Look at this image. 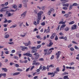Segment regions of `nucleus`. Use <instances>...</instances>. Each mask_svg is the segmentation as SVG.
Instances as JSON below:
<instances>
[{"label": "nucleus", "instance_id": "f257e3e1", "mask_svg": "<svg viewBox=\"0 0 79 79\" xmlns=\"http://www.w3.org/2000/svg\"><path fill=\"white\" fill-rule=\"evenodd\" d=\"M44 13V12L42 11H40L37 14V16L39 20H40L41 19V15Z\"/></svg>", "mask_w": 79, "mask_h": 79}, {"label": "nucleus", "instance_id": "f704fd0d", "mask_svg": "<svg viewBox=\"0 0 79 79\" xmlns=\"http://www.w3.org/2000/svg\"><path fill=\"white\" fill-rule=\"evenodd\" d=\"M46 69H47L46 67L44 66L43 67V69L42 70H46Z\"/></svg>", "mask_w": 79, "mask_h": 79}, {"label": "nucleus", "instance_id": "1a4fd4ad", "mask_svg": "<svg viewBox=\"0 0 79 79\" xmlns=\"http://www.w3.org/2000/svg\"><path fill=\"white\" fill-rule=\"evenodd\" d=\"M77 28V26L76 24L73 25L71 28L72 29H76Z\"/></svg>", "mask_w": 79, "mask_h": 79}, {"label": "nucleus", "instance_id": "69168bd1", "mask_svg": "<svg viewBox=\"0 0 79 79\" xmlns=\"http://www.w3.org/2000/svg\"><path fill=\"white\" fill-rule=\"evenodd\" d=\"M51 13H52L50 12V11H49L48 13V14L49 15H50L51 14Z\"/></svg>", "mask_w": 79, "mask_h": 79}, {"label": "nucleus", "instance_id": "58836bf2", "mask_svg": "<svg viewBox=\"0 0 79 79\" xmlns=\"http://www.w3.org/2000/svg\"><path fill=\"white\" fill-rule=\"evenodd\" d=\"M60 25H59L58 26V27L57 28L56 30L58 31L60 29Z\"/></svg>", "mask_w": 79, "mask_h": 79}, {"label": "nucleus", "instance_id": "2eb2a0df", "mask_svg": "<svg viewBox=\"0 0 79 79\" xmlns=\"http://www.w3.org/2000/svg\"><path fill=\"white\" fill-rule=\"evenodd\" d=\"M69 14H65L64 16H65V17H66V18H68L69 17H70V16H71V15H70L69 16Z\"/></svg>", "mask_w": 79, "mask_h": 79}, {"label": "nucleus", "instance_id": "aec40b11", "mask_svg": "<svg viewBox=\"0 0 79 79\" xmlns=\"http://www.w3.org/2000/svg\"><path fill=\"white\" fill-rule=\"evenodd\" d=\"M44 55H46L47 54V50L44 49Z\"/></svg>", "mask_w": 79, "mask_h": 79}, {"label": "nucleus", "instance_id": "b1692460", "mask_svg": "<svg viewBox=\"0 0 79 79\" xmlns=\"http://www.w3.org/2000/svg\"><path fill=\"white\" fill-rule=\"evenodd\" d=\"M49 11L50 12H51V13H53V12H54V9H53L51 8L50 10Z\"/></svg>", "mask_w": 79, "mask_h": 79}, {"label": "nucleus", "instance_id": "2f4dec72", "mask_svg": "<svg viewBox=\"0 0 79 79\" xmlns=\"http://www.w3.org/2000/svg\"><path fill=\"white\" fill-rule=\"evenodd\" d=\"M66 68L67 69H72V67H68V66H66Z\"/></svg>", "mask_w": 79, "mask_h": 79}, {"label": "nucleus", "instance_id": "7ed1b4c3", "mask_svg": "<svg viewBox=\"0 0 79 79\" xmlns=\"http://www.w3.org/2000/svg\"><path fill=\"white\" fill-rule=\"evenodd\" d=\"M60 54H61V52L60 51H58L57 53H56V58H57V59H58V58H59Z\"/></svg>", "mask_w": 79, "mask_h": 79}, {"label": "nucleus", "instance_id": "7c9ffc66", "mask_svg": "<svg viewBox=\"0 0 79 79\" xmlns=\"http://www.w3.org/2000/svg\"><path fill=\"white\" fill-rule=\"evenodd\" d=\"M20 47L21 48H22V51H24V50H25L24 47L21 46Z\"/></svg>", "mask_w": 79, "mask_h": 79}, {"label": "nucleus", "instance_id": "bb28decb", "mask_svg": "<svg viewBox=\"0 0 79 79\" xmlns=\"http://www.w3.org/2000/svg\"><path fill=\"white\" fill-rule=\"evenodd\" d=\"M14 58L16 60H18L19 59V58L18 57H17V56H14Z\"/></svg>", "mask_w": 79, "mask_h": 79}, {"label": "nucleus", "instance_id": "a18cd8bd", "mask_svg": "<svg viewBox=\"0 0 79 79\" xmlns=\"http://www.w3.org/2000/svg\"><path fill=\"white\" fill-rule=\"evenodd\" d=\"M34 13H35V14H37V10H34Z\"/></svg>", "mask_w": 79, "mask_h": 79}, {"label": "nucleus", "instance_id": "c03bdc74", "mask_svg": "<svg viewBox=\"0 0 79 79\" xmlns=\"http://www.w3.org/2000/svg\"><path fill=\"white\" fill-rule=\"evenodd\" d=\"M50 68H53L54 67V65L53 64H51L49 65Z\"/></svg>", "mask_w": 79, "mask_h": 79}, {"label": "nucleus", "instance_id": "a878e982", "mask_svg": "<svg viewBox=\"0 0 79 79\" xmlns=\"http://www.w3.org/2000/svg\"><path fill=\"white\" fill-rule=\"evenodd\" d=\"M64 79H69L68 76H65L64 77Z\"/></svg>", "mask_w": 79, "mask_h": 79}, {"label": "nucleus", "instance_id": "9d476101", "mask_svg": "<svg viewBox=\"0 0 79 79\" xmlns=\"http://www.w3.org/2000/svg\"><path fill=\"white\" fill-rule=\"evenodd\" d=\"M55 35H56V33H54L50 37L51 39H53V38L55 37Z\"/></svg>", "mask_w": 79, "mask_h": 79}, {"label": "nucleus", "instance_id": "0eeeda50", "mask_svg": "<svg viewBox=\"0 0 79 79\" xmlns=\"http://www.w3.org/2000/svg\"><path fill=\"white\" fill-rule=\"evenodd\" d=\"M34 55H36V56L35 57V58L36 59H37L39 57V54H38L37 53H35V54H34Z\"/></svg>", "mask_w": 79, "mask_h": 79}, {"label": "nucleus", "instance_id": "423d86ee", "mask_svg": "<svg viewBox=\"0 0 79 79\" xmlns=\"http://www.w3.org/2000/svg\"><path fill=\"white\" fill-rule=\"evenodd\" d=\"M23 55H25L26 56H28L29 57H31L32 56V54H30L29 53H27L25 54H24Z\"/></svg>", "mask_w": 79, "mask_h": 79}, {"label": "nucleus", "instance_id": "680f3d73", "mask_svg": "<svg viewBox=\"0 0 79 79\" xmlns=\"http://www.w3.org/2000/svg\"><path fill=\"white\" fill-rule=\"evenodd\" d=\"M5 53L6 55H7L8 54H9V52L8 51H6L5 52Z\"/></svg>", "mask_w": 79, "mask_h": 79}, {"label": "nucleus", "instance_id": "6ab92c4d", "mask_svg": "<svg viewBox=\"0 0 79 79\" xmlns=\"http://www.w3.org/2000/svg\"><path fill=\"white\" fill-rule=\"evenodd\" d=\"M36 49H34L32 50L31 51V53H36V52H37V50Z\"/></svg>", "mask_w": 79, "mask_h": 79}, {"label": "nucleus", "instance_id": "4c0bfd02", "mask_svg": "<svg viewBox=\"0 0 79 79\" xmlns=\"http://www.w3.org/2000/svg\"><path fill=\"white\" fill-rule=\"evenodd\" d=\"M9 44H10V45H13L14 44V42H9L8 43Z\"/></svg>", "mask_w": 79, "mask_h": 79}, {"label": "nucleus", "instance_id": "79ce46f5", "mask_svg": "<svg viewBox=\"0 0 79 79\" xmlns=\"http://www.w3.org/2000/svg\"><path fill=\"white\" fill-rule=\"evenodd\" d=\"M36 37H37V39H40V35H38L36 36Z\"/></svg>", "mask_w": 79, "mask_h": 79}, {"label": "nucleus", "instance_id": "c85d7f7f", "mask_svg": "<svg viewBox=\"0 0 79 79\" xmlns=\"http://www.w3.org/2000/svg\"><path fill=\"white\" fill-rule=\"evenodd\" d=\"M17 71H19V72L23 71V69H20L18 68L17 69Z\"/></svg>", "mask_w": 79, "mask_h": 79}, {"label": "nucleus", "instance_id": "72a5a7b5", "mask_svg": "<svg viewBox=\"0 0 79 79\" xmlns=\"http://www.w3.org/2000/svg\"><path fill=\"white\" fill-rule=\"evenodd\" d=\"M56 71H57L58 72H59L60 71V68L57 67L56 68Z\"/></svg>", "mask_w": 79, "mask_h": 79}, {"label": "nucleus", "instance_id": "4be33fe9", "mask_svg": "<svg viewBox=\"0 0 79 79\" xmlns=\"http://www.w3.org/2000/svg\"><path fill=\"white\" fill-rule=\"evenodd\" d=\"M2 70H3L5 72H7V71H8V70L6 68H2Z\"/></svg>", "mask_w": 79, "mask_h": 79}, {"label": "nucleus", "instance_id": "4d7b16f0", "mask_svg": "<svg viewBox=\"0 0 79 79\" xmlns=\"http://www.w3.org/2000/svg\"><path fill=\"white\" fill-rule=\"evenodd\" d=\"M30 69V68H28L26 70V72H27V71H29V70Z\"/></svg>", "mask_w": 79, "mask_h": 79}, {"label": "nucleus", "instance_id": "c9c22d12", "mask_svg": "<svg viewBox=\"0 0 79 79\" xmlns=\"http://www.w3.org/2000/svg\"><path fill=\"white\" fill-rule=\"evenodd\" d=\"M39 60L40 61H44V58H41L39 59Z\"/></svg>", "mask_w": 79, "mask_h": 79}, {"label": "nucleus", "instance_id": "37998d69", "mask_svg": "<svg viewBox=\"0 0 79 79\" xmlns=\"http://www.w3.org/2000/svg\"><path fill=\"white\" fill-rule=\"evenodd\" d=\"M62 9H63V10H66L67 9H68V8H67L66 7H64L62 8Z\"/></svg>", "mask_w": 79, "mask_h": 79}, {"label": "nucleus", "instance_id": "ddd939ff", "mask_svg": "<svg viewBox=\"0 0 79 79\" xmlns=\"http://www.w3.org/2000/svg\"><path fill=\"white\" fill-rule=\"evenodd\" d=\"M20 74V72H16L13 74V76H16Z\"/></svg>", "mask_w": 79, "mask_h": 79}, {"label": "nucleus", "instance_id": "39448f33", "mask_svg": "<svg viewBox=\"0 0 79 79\" xmlns=\"http://www.w3.org/2000/svg\"><path fill=\"white\" fill-rule=\"evenodd\" d=\"M37 22H36V21H34L33 22V24L35 26H37V24H39L40 21L39 20H38L37 21Z\"/></svg>", "mask_w": 79, "mask_h": 79}, {"label": "nucleus", "instance_id": "5701e85b", "mask_svg": "<svg viewBox=\"0 0 79 79\" xmlns=\"http://www.w3.org/2000/svg\"><path fill=\"white\" fill-rule=\"evenodd\" d=\"M8 13V11L6 12V14H8V16L10 17V16L11 15V14L10 13Z\"/></svg>", "mask_w": 79, "mask_h": 79}, {"label": "nucleus", "instance_id": "a19ab883", "mask_svg": "<svg viewBox=\"0 0 79 79\" xmlns=\"http://www.w3.org/2000/svg\"><path fill=\"white\" fill-rule=\"evenodd\" d=\"M52 51H51L50 52V51H48V52L47 54H48V55H49V54L52 53Z\"/></svg>", "mask_w": 79, "mask_h": 79}, {"label": "nucleus", "instance_id": "13d9d810", "mask_svg": "<svg viewBox=\"0 0 79 79\" xmlns=\"http://www.w3.org/2000/svg\"><path fill=\"white\" fill-rule=\"evenodd\" d=\"M28 77H32V75H30V74H28Z\"/></svg>", "mask_w": 79, "mask_h": 79}, {"label": "nucleus", "instance_id": "864d4df0", "mask_svg": "<svg viewBox=\"0 0 79 79\" xmlns=\"http://www.w3.org/2000/svg\"><path fill=\"white\" fill-rule=\"evenodd\" d=\"M74 48H70V50L71 51V52H73V51L74 50Z\"/></svg>", "mask_w": 79, "mask_h": 79}, {"label": "nucleus", "instance_id": "bf43d9fd", "mask_svg": "<svg viewBox=\"0 0 79 79\" xmlns=\"http://www.w3.org/2000/svg\"><path fill=\"white\" fill-rule=\"evenodd\" d=\"M8 4V2H6V3L4 4L5 6H7V5Z\"/></svg>", "mask_w": 79, "mask_h": 79}, {"label": "nucleus", "instance_id": "c756f323", "mask_svg": "<svg viewBox=\"0 0 79 79\" xmlns=\"http://www.w3.org/2000/svg\"><path fill=\"white\" fill-rule=\"evenodd\" d=\"M73 5H70L69 6V10H71L73 8Z\"/></svg>", "mask_w": 79, "mask_h": 79}, {"label": "nucleus", "instance_id": "5fc2aeb1", "mask_svg": "<svg viewBox=\"0 0 79 79\" xmlns=\"http://www.w3.org/2000/svg\"><path fill=\"white\" fill-rule=\"evenodd\" d=\"M68 72H64L63 73V75H65V74H68Z\"/></svg>", "mask_w": 79, "mask_h": 79}, {"label": "nucleus", "instance_id": "774afa93", "mask_svg": "<svg viewBox=\"0 0 79 79\" xmlns=\"http://www.w3.org/2000/svg\"><path fill=\"white\" fill-rule=\"evenodd\" d=\"M77 37L79 38V34H77L76 35Z\"/></svg>", "mask_w": 79, "mask_h": 79}, {"label": "nucleus", "instance_id": "603ef678", "mask_svg": "<svg viewBox=\"0 0 79 79\" xmlns=\"http://www.w3.org/2000/svg\"><path fill=\"white\" fill-rule=\"evenodd\" d=\"M34 66H32L31 67V68L30 69V70L31 71H32V69H34Z\"/></svg>", "mask_w": 79, "mask_h": 79}, {"label": "nucleus", "instance_id": "6e6552de", "mask_svg": "<svg viewBox=\"0 0 79 79\" xmlns=\"http://www.w3.org/2000/svg\"><path fill=\"white\" fill-rule=\"evenodd\" d=\"M66 27V24H64L62 25L60 28V30L61 31V30H63V28H64V27Z\"/></svg>", "mask_w": 79, "mask_h": 79}, {"label": "nucleus", "instance_id": "052dcab7", "mask_svg": "<svg viewBox=\"0 0 79 79\" xmlns=\"http://www.w3.org/2000/svg\"><path fill=\"white\" fill-rule=\"evenodd\" d=\"M74 48L75 49H79V48L76 46H75Z\"/></svg>", "mask_w": 79, "mask_h": 79}, {"label": "nucleus", "instance_id": "338daca9", "mask_svg": "<svg viewBox=\"0 0 79 79\" xmlns=\"http://www.w3.org/2000/svg\"><path fill=\"white\" fill-rule=\"evenodd\" d=\"M42 10H45V6H43L42 7Z\"/></svg>", "mask_w": 79, "mask_h": 79}, {"label": "nucleus", "instance_id": "f03ea898", "mask_svg": "<svg viewBox=\"0 0 79 79\" xmlns=\"http://www.w3.org/2000/svg\"><path fill=\"white\" fill-rule=\"evenodd\" d=\"M26 13H27V11L24 12L21 15V17L23 18H25V16H26Z\"/></svg>", "mask_w": 79, "mask_h": 79}, {"label": "nucleus", "instance_id": "393cba45", "mask_svg": "<svg viewBox=\"0 0 79 79\" xmlns=\"http://www.w3.org/2000/svg\"><path fill=\"white\" fill-rule=\"evenodd\" d=\"M64 30L65 31H68L69 30V27H66L64 29Z\"/></svg>", "mask_w": 79, "mask_h": 79}, {"label": "nucleus", "instance_id": "4468645a", "mask_svg": "<svg viewBox=\"0 0 79 79\" xmlns=\"http://www.w3.org/2000/svg\"><path fill=\"white\" fill-rule=\"evenodd\" d=\"M48 75H53L52 77H53L54 76H55V75H54V73H53V72L52 73H48Z\"/></svg>", "mask_w": 79, "mask_h": 79}, {"label": "nucleus", "instance_id": "a211bd4d", "mask_svg": "<svg viewBox=\"0 0 79 79\" xmlns=\"http://www.w3.org/2000/svg\"><path fill=\"white\" fill-rule=\"evenodd\" d=\"M17 26V25L16 24L15 25H13L10 27V28H15V27H16Z\"/></svg>", "mask_w": 79, "mask_h": 79}, {"label": "nucleus", "instance_id": "e2e57ef3", "mask_svg": "<svg viewBox=\"0 0 79 79\" xmlns=\"http://www.w3.org/2000/svg\"><path fill=\"white\" fill-rule=\"evenodd\" d=\"M3 26L4 27H7V25H6V24H4L3 25Z\"/></svg>", "mask_w": 79, "mask_h": 79}, {"label": "nucleus", "instance_id": "e433bc0d", "mask_svg": "<svg viewBox=\"0 0 79 79\" xmlns=\"http://www.w3.org/2000/svg\"><path fill=\"white\" fill-rule=\"evenodd\" d=\"M58 36L57 35H56L55 36V40L56 41L58 40Z\"/></svg>", "mask_w": 79, "mask_h": 79}, {"label": "nucleus", "instance_id": "473e14b6", "mask_svg": "<svg viewBox=\"0 0 79 79\" xmlns=\"http://www.w3.org/2000/svg\"><path fill=\"white\" fill-rule=\"evenodd\" d=\"M45 22H42L41 23V26H45Z\"/></svg>", "mask_w": 79, "mask_h": 79}, {"label": "nucleus", "instance_id": "de8ad7c7", "mask_svg": "<svg viewBox=\"0 0 79 79\" xmlns=\"http://www.w3.org/2000/svg\"><path fill=\"white\" fill-rule=\"evenodd\" d=\"M64 40L66 41L67 40V37H64Z\"/></svg>", "mask_w": 79, "mask_h": 79}, {"label": "nucleus", "instance_id": "ea45409f", "mask_svg": "<svg viewBox=\"0 0 79 79\" xmlns=\"http://www.w3.org/2000/svg\"><path fill=\"white\" fill-rule=\"evenodd\" d=\"M26 35V34H25L24 35H21L20 36L21 37H25V36Z\"/></svg>", "mask_w": 79, "mask_h": 79}, {"label": "nucleus", "instance_id": "9b49d317", "mask_svg": "<svg viewBox=\"0 0 79 79\" xmlns=\"http://www.w3.org/2000/svg\"><path fill=\"white\" fill-rule=\"evenodd\" d=\"M46 31V33H48V32H50V29L48 28L47 30L46 29H45L44 31V32H45Z\"/></svg>", "mask_w": 79, "mask_h": 79}, {"label": "nucleus", "instance_id": "49530a36", "mask_svg": "<svg viewBox=\"0 0 79 79\" xmlns=\"http://www.w3.org/2000/svg\"><path fill=\"white\" fill-rule=\"evenodd\" d=\"M50 68V66L47 65L46 67V69H48H48H49V68Z\"/></svg>", "mask_w": 79, "mask_h": 79}, {"label": "nucleus", "instance_id": "3c124183", "mask_svg": "<svg viewBox=\"0 0 79 79\" xmlns=\"http://www.w3.org/2000/svg\"><path fill=\"white\" fill-rule=\"evenodd\" d=\"M23 22H22L20 24L19 26L20 27H22V26H23Z\"/></svg>", "mask_w": 79, "mask_h": 79}, {"label": "nucleus", "instance_id": "cd10ccee", "mask_svg": "<svg viewBox=\"0 0 79 79\" xmlns=\"http://www.w3.org/2000/svg\"><path fill=\"white\" fill-rule=\"evenodd\" d=\"M74 21H72L69 23V25H71V24H74Z\"/></svg>", "mask_w": 79, "mask_h": 79}, {"label": "nucleus", "instance_id": "f3484780", "mask_svg": "<svg viewBox=\"0 0 79 79\" xmlns=\"http://www.w3.org/2000/svg\"><path fill=\"white\" fill-rule=\"evenodd\" d=\"M13 7L14 8H15V9H16L15 10V11H16V10H17V6H16V5H14L13 6Z\"/></svg>", "mask_w": 79, "mask_h": 79}, {"label": "nucleus", "instance_id": "dca6fc26", "mask_svg": "<svg viewBox=\"0 0 79 79\" xmlns=\"http://www.w3.org/2000/svg\"><path fill=\"white\" fill-rule=\"evenodd\" d=\"M9 37H10V35L8 34H6L5 36V39H8V38H9Z\"/></svg>", "mask_w": 79, "mask_h": 79}, {"label": "nucleus", "instance_id": "412c9836", "mask_svg": "<svg viewBox=\"0 0 79 79\" xmlns=\"http://www.w3.org/2000/svg\"><path fill=\"white\" fill-rule=\"evenodd\" d=\"M41 46H42V45L41 44L38 45L36 47V49H39L41 47Z\"/></svg>", "mask_w": 79, "mask_h": 79}, {"label": "nucleus", "instance_id": "20e7f679", "mask_svg": "<svg viewBox=\"0 0 79 79\" xmlns=\"http://www.w3.org/2000/svg\"><path fill=\"white\" fill-rule=\"evenodd\" d=\"M65 3H66V2H62V3L63 4H62V6H67V7H69V3L64 4Z\"/></svg>", "mask_w": 79, "mask_h": 79}, {"label": "nucleus", "instance_id": "8fccbe9b", "mask_svg": "<svg viewBox=\"0 0 79 79\" xmlns=\"http://www.w3.org/2000/svg\"><path fill=\"white\" fill-rule=\"evenodd\" d=\"M15 66L16 67H17V68H18V67H19V65H18V64H15Z\"/></svg>", "mask_w": 79, "mask_h": 79}, {"label": "nucleus", "instance_id": "0e129e2a", "mask_svg": "<svg viewBox=\"0 0 79 79\" xmlns=\"http://www.w3.org/2000/svg\"><path fill=\"white\" fill-rule=\"evenodd\" d=\"M3 54H4V52H3V51H2L1 56H3Z\"/></svg>", "mask_w": 79, "mask_h": 79}, {"label": "nucleus", "instance_id": "6e6d98bb", "mask_svg": "<svg viewBox=\"0 0 79 79\" xmlns=\"http://www.w3.org/2000/svg\"><path fill=\"white\" fill-rule=\"evenodd\" d=\"M53 58H54V56H53V55H52L51 58V60H53Z\"/></svg>", "mask_w": 79, "mask_h": 79}, {"label": "nucleus", "instance_id": "09e8293b", "mask_svg": "<svg viewBox=\"0 0 79 79\" xmlns=\"http://www.w3.org/2000/svg\"><path fill=\"white\" fill-rule=\"evenodd\" d=\"M11 52L12 53H15V50H12L11 51Z\"/></svg>", "mask_w": 79, "mask_h": 79}, {"label": "nucleus", "instance_id": "f8f14e48", "mask_svg": "<svg viewBox=\"0 0 79 79\" xmlns=\"http://www.w3.org/2000/svg\"><path fill=\"white\" fill-rule=\"evenodd\" d=\"M53 44V43L52 42L49 43V44H48L47 45V47H51L52 45Z\"/></svg>", "mask_w": 79, "mask_h": 79}]
</instances>
